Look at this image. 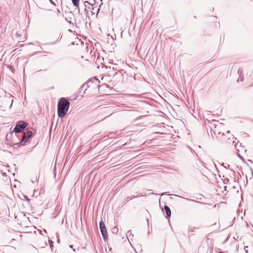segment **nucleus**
<instances>
[{"label": "nucleus", "mask_w": 253, "mask_h": 253, "mask_svg": "<svg viewBox=\"0 0 253 253\" xmlns=\"http://www.w3.org/2000/svg\"><path fill=\"white\" fill-rule=\"evenodd\" d=\"M70 106V102L65 98H61L57 104V114L60 118L64 117L67 114Z\"/></svg>", "instance_id": "1"}, {"label": "nucleus", "mask_w": 253, "mask_h": 253, "mask_svg": "<svg viewBox=\"0 0 253 253\" xmlns=\"http://www.w3.org/2000/svg\"><path fill=\"white\" fill-rule=\"evenodd\" d=\"M27 125V124L26 123L22 121H19L14 127L13 131L15 133H19L26 127Z\"/></svg>", "instance_id": "2"}, {"label": "nucleus", "mask_w": 253, "mask_h": 253, "mask_svg": "<svg viewBox=\"0 0 253 253\" xmlns=\"http://www.w3.org/2000/svg\"><path fill=\"white\" fill-rule=\"evenodd\" d=\"M100 229L104 240H106L108 238V234L107 229L103 221H101L99 223Z\"/></svg>", "instance_id": "3"}, {"label": "nucleus", "mask_w": 253, "mask_h": 253, "mask_svg": "<svg viewBox=\"0 0 253 253\" xmlns=\"http://www.w3.org/2000/svg\"><path fill=\"white\" fill-rule=\"evenodd\" d=\"M32 132L31 131H28L26 133H25L23 134L22 139L21 140V142H26L28 141V139L32 136Z\"/></svg>", "instance_id": "4"}, {"label": "nucleus", "mask_w": 253, "mask_h": 253, "mask_svg": "<svg viewBox=\"0 0 253 253\" xmlns=\"http://www.w3.org/2000/svg\"><path fill=\"white\" fill-rule=\"evenodd\" d=\"M95 0H89V1H85L84 2L85 8L84 10H86V8H87V4L90 5L91 6H93L94 4H95Z\"/></svg>", "instance_id": "5"}, {"label": "nucleus", "mask_w": 253, "mask_h": 253, "mask_svg": "<svg viewBox=\"0 0 253 253\" xmlns=\"http://www.w3.org/2000/svg\"><path fill=\"white\" fill-rule=\"evenodd\" d=\"M165 210L166 211V213L167 215L168 216H170L171 215V211L170 209L169 208L168 206H165Z\"/></svg>", "instance_id": "6"}, {"label": "nucleus", "mask_w": 253, "mask_h": 253, "mask_svg": "<svg viewBox=\"0 0 253 253\" xmlns=\"http://www.w3.org/2000/svg\"><path fill=\"white\" fill-rule=\"evenodd\" d=\"M72 1L75 6H78L79 0H72Z\"/></svg>", "instance_id": "7"}, {"label": "nucleus", "mask_w": 253, "mask_h": 253, "mask_svg": "<svg viewBox=\"0 0 253 253\" xmlns=\"http://www.w3.org/2000/svg\"><path fill=\"white\" fill-rule=\"evenodd\" d=\"M138 197V196H130V197L127 196L126 199V201H129V200H131V199H132L133 198H137Z\"/></svg>", "instance_id": "8"}, {"label": "nucleus", "mask_w": 253, "mask_h": 253, "mask_svg": "<svg viewBox=\"0 0 253 253\" xmlns=\"http://www.w3.org/2000/svg\"><path fill=\"white\" fill-rule=\"evenodd\" d=\"M70 248H73V246L72 245L70 246Z\"/></svg>", "instance_id": "9"}, {"label": "nucleus", "mask_w": 253, "mask_h": 253, "mask_svg": "<svg viewBox=\"0 0 253 253\" xmlns=\"http://www.w3.org/2000/svg\"><path fill=\"white\" fill-rule=\"evenodd\" d=\"M246 252L247 253H248L247 249H246Z\"/></svg>", "instance_id": "10"}, {"label": "nucleus", "mask_w": 253, "mask_h": 253, "mask_svg": "<svg viewBox=\"0 0 253 253\" xmlns=\"http://www.w3.org/2000/svg\"><path fill=\"white\" fill-rule=\"evenodd\" d=\"M246 252L247 253H248L247 249H246Z\"/></svg>", "instance_id": "11"}, {"label": "nucleus", "mask_w": 253, "mask_h": 253, "mask_svg": "<svg viewBox=\"0 0 253 253\" xmlns=\"http://www.w3.org/2000/svg\"><path fill=\"white\" fill-rule=\"evenodd\" d=\"M50 2L53 3L51 0H50Z\"/></svg>", "instance_id": "12"}]
</instances>
